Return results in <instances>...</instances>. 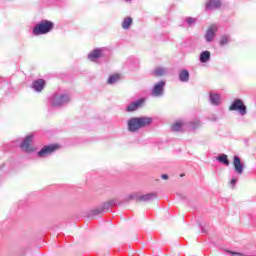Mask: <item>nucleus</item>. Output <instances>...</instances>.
Instances as JSON below:
<instances>
[{"mask_svg": "<svg viewBox=\"0 0 256 256\" xmlns=\"http://www.w3.org/2000/svg\"><path fill=\"white\" fill-rule=\"evenodd\" d=\"M229 43V36H221L220 37V45H227Z\"/></svg>", "mask_w": 256, "mask_h": 256, "instance_id": "obj_23", "label": "nucleus"}, {"mask_svg": "<svg viewBox=\"0 0 256 256\" xmlns=\"http://www.w3.org/2000/svg\"><path fill=\"white\" fill-rule=\"evenodd\" d=\"M210 100L213 105H219L221 103V97L218 94H212Z\"/></svg>", "mask_w": 256, "mask_h": 256, "instance_id": "obj_21", "label": "nucleus"}, {"mask_svg": "<svg viewBox=\"0 0 256 256\" xmlns=\"http://www.w3.org/2000/svg\"><path fill=\"white\" fill-rule=\"evenodd\" d=\"M211 59V52L209 51H204L200 54V61L201 63H207Z\"/></svg>", "mask_w": 256, "mask_h": 256, "instance_id": "obj_15", "label": "nucleus"}, {"mask_svg": "<svg viewBox=\"0 0 256 256\" xmlns=\"http://www.w3.org/2000/svg\"><path fill=\"white\" fill-rule=\"evenodd\" d=\"M32 87H33V89H35V91H37L38 93H41V91H43V89H45V80L38 79V80L34 81L32 84Z\"/></svg>", "mask_w": 256, "mask_h": 256, "instance_id": "obj_11", "label": "nucleus"}, {"mask_svg": "<svg viewBox=\"0 0 256 256\" xmlns=\"http://www.w3.org/2000/svg\"><path fill=\"white\" fill-rule=\"evenodd\" d=\"M180 177H185V174H181Z\"/></svg>", "mask_w": 256, "mask_h": 256, "instance_id": "obj_28", "label": "nucleus"}, {"mask_svg": "<svg viewBox=\"0 0 256 256\" xmlns=\"http://www.w3.org/2000/svg\"><path fill=\"white\" fill-rule=\"evenodd\" d=\"M157 198V194L152 193V194H146V195H142L138 198L139 201H151V199H156Z\"/></svg>", "mask_w": 256, "mask_h": 256, "instance_id": "obj_16", "label": "nucleus"}, {"mask_svg": "<svg viewBox=\"0 0 256 256\" xmlns=\"http://www.w3.org/2000/svg\"><path fill=\"white\" fill-rule=\"evenodd\" d=\"M233 165L235 171L241 175V173H243V164L241 163V158H239V156H234Z\"/></svg>", "mask_w": 256, "mask_h": 256, "instance_id": "obj_12", "label": "nucleus"}, {"mask_svg": "<svg viewBox=\"0 0 256 256\" xmlns=\"http://www.w3.org/2000/svg\"><path fill=\"white\" fill-rule=\"evenodd\" d=\"M221 7V1L219 0H209L206 3V9H219Z\"/></svg>", "mask_w": 256, "mask_h": 256, "instance_id": "obj_13", "label": "nucleus"}, {"mask_svg": "<svg viewBox=\"0 0 256 256\" xmlns=\"http://www.w3.org/2000/svg\"><path fill=\"white\" fill-rule=\"evenodd\" d=\"M162 179L167 180V179H169V176H168L167 174H163V175H162Z\"/></svg>", "mask_w": 256, "mask_h": 256, "instance_id": "obj_25", "label": "nucleus"}, {"mask_svg": "<svg viewBox=\"0 0 256 256\" xmlns=\"http://www.w3.org/2000/svg\"><path fill=\"white\" fill-rule=\"evenodd\" d=\"M217 26H215L214 24L210 25L209 28L206 31V41H208V43H211V41H213V39H215V32H217Z\"/></svg>", "mask_w": 256, "mask_h": 256, "instance_id": "obj_9", "label": "nucleus"}, {"mask_svg": "<svg viewBox=\"0 0 256 256\" xmlns=\"http://www.w3.org/2000/svg\"><path fill=\"white\" fill-rule=\"evenodd\" d=\"M103 57V50L94 49L88 54V59L90 61H97V59Z\"/></svg>", "mask_w": 256, "mask_h": 256, "instance_id": "obj_10", "label": "nucleus"}, {"mask_svg": "<svg viewBox=\"0 0 256 256\" xmlns=\"http://www.w3.org/2000/svg\"><path fill=\"white\" fill-rule=\"evenodd\" d=\"M125 1H131V0H125Z\"/></svg>", "mask_w": 256, "mask_h": 256, "instance_id": "obj_29", "label": "nucleus"}, {"mask_svg": "<svg viewBox=\"0 0 256 256\" xmlns=\"http://www.w3.org/2000/svg\"><path fill=\"white\" fill-rule=\"evenodd\" d=\"M201 125V122L199 120H195L194 122L190 123L191 129H198V127Z\"/></svg>", "mask_w": 256, "mask_h": 256, "instance_id": "obj_24", "label": "nucleus"}, {"mask_svg": "<svg viewBox=\"0 0 256 256\" xmlns=\"http://www.w3.org/2000/svg\"><path fill=\"white\" fill-rule=\"evenodd\" d=\"M59 149H61V145L59 144H50L48 146H44L38 152V157H47V155H51V153H55V151H59Z\"/></svg>", "mask_w": 256, "mask_h": 256, "instance_id": "obj_5", "label": "nucleus"}, {"mask_svg": "<svg viewBox=\"0 0 256 256\" xmlns=\"http://www.w3.org/2000/svg\"><path fill=\"white\" fill-rule=\"evenodd\" d=\"M71 101V98L67 94L57 95L55 94L52 97V107H63L65 103H69Z\"/></svg>", "mask_w": 256, "mask_h": 256, "instance_id": "obj_4", "label": "nucleus"}, {"mask_svg": "<svg viewBox=\"0 0 256 256\" xmlns=\"http://www.w3.org/2000/svg\"><path fill=\"white\" fill-rule=\"evenodd\" d=\"M53 27H55V24H53L52 21L44 20L40 23H38L32 30L33 35H46V33H51L53 31Z\"/></svg>", "mask_w": 256, "mask_h": 256, "instance_id": "obj_2", "label": "nucleus"}, {"mask_svg": "<svg viewBox=\"0 0 256 256\" xmlns=\"http://www.w3.org/2000/svg\"><path fill=\"white\" fill-rule=\"evenodd\" d=\"M131 23H133V18L131 17L124 18L122 22L123 29H129V27H131Z\"/></svg>", "mask_w": 256, "mask_h": 256, "instance_id": "obj_19", "label": "nucleus"}, {"mask_svg": "<svg viewBox=\"0 0 256 256\" xmlns=\"http://www.w3.org/2000/svg\"><path fill=\"white\" fill-rule=\"evenodd\" d=\"M151 123H153V118L151 117H133L128 120V131L135 133V131H139L143 127H149Z\"/></svg>", "mask_w": 256, "mask_h": 256, "instance_id": "obj_1", "label": "nucleus"}, {"mask_svg": "<svg viewBox=\"0 0 256 256\" xmlns=\"http://www.w3.org/2000/svg\"><path fill=\"white\" fill-rule=\"evenodd\" d=\"M31 141H33V134H29L26 136V138L20 145L21 149H23L27 153H31V152L35 151V149H33V147H31Z\"/></svg>", "mask_w": 256, "mask_h": 256, "instance_id": "obj_6", "label": "nucleus"}, {"mask_svg": "<svg viewBox=\"0 0 256 256\" xmlns=\"http://www.w3.org/2000/svg\"><path fill=\"white\" fill-rule=\"evenodd\" d=\"M163 89H165V81H160L154 85L152 95L154 97H161L163 95Z\"/></svg>", "mask_w": 256, "mask_h": 256, "instance_id": "obj_8", "label": "nucleus"}, {"mask_svg": "<svg viewBox=\"0 0 256 256\" xmlns=\"http://www.w3.org/2000/svg\"><path fill=\"white\" fill-rule=\"evenodd\" d=\"M187 22H188L189 24L194 23L193 19H191V18H188V19H187Z\"/></svg>", "mask_w": 256, "mask_h": 256, "instance_id": "obj_26", "label": "nucleus"}, {"mask_svg": "<svg viewBox=\"0 0 256 256\" xmlns=\"http://www.w3.org/2000/svg\"><path fill=\"white\" fill-rule=\"evenodd\" d=\"M183 121H176L172 126L171 129L172 131L178 132L181 131V129H183Z\"/></svg>", "mask_w": 256, "mask_h": 256, "instance_id": "obj_18", "label": "nucleus"}, {"mask_svg": "<svg viewBox=\"0 0 256 256\" xmlns=\"http://www.w3.org/2000/svg\"><path fill=\"white\" fill-rule=\"evenodd\" d=\"M218 161H220V163H224V165H229V159L227 158V155H225V154L218 157Z\"/></svg>", "mask_w": 256, "mask_h": 256, "instance_id": "obj_22", "label": "nucleus"}, {"mask_svg": "<svg viewBox=\"0 0 256 256\" xmlns=\"http://www.w3.org/2000/svg\"><path fill=\"white\" fill-rule=\"evenodd\" d=\"M232 183H237V180H235V179H232Z\"/></svg>", "mask_w": 256, "mask_h": 256, "instance_id": "obj_27", "label": "nucleus"}, {"mask_svg": "<svg viewBox=\"0 0 256 256\" xmlns=\"http://www.w3.org/2000/svg\"><path fill=\"white\" fill-rule=\"evenodd\" d=\"M144 104V98L138 99L135 102L129 104L126 108V111H128V113H133V111H137L139 108L143 107Z\"/></svg>", "mask_w": 256, "mask_h": 256, "instance_id": "obj_7", "label": "nucleus"}, {"mask_svg": "<svg viewBox=\"0 0 256 256\" xmlns=\"http://www.w3.org/2000/svg\"><path fill=\"white\" fill-rule=\"evenodd\" d=\"M179 79L182 83H187V81H189V71L181 70L179 73Z\"/></svg>", "mask_w": 256, "mask_h": 256, "instance_id": "obj_14", "label": "nucleus"}, {"mask_svg": "<svg viewBox=\"0 0 256 256\" xmlns=\"http://www.w3.org/2000/svg\"><path fill=\"white\" fill-rule=\"evenodd\" d=\"M119 79H121V75L113 74L109 77L107 83H108V85H113L114 83H117V81H119Z\"/></svg>", "mask_w": 256, "mask_h": 256, "instance_id": "obj_17", "label": "nucleus"}, {"mask_svg": "<svg viewBox=\"0 0 256 256\" xmlns=\"http://www.w3.org/2000/svg\"><path fill=\"white\" fill-rule=\"evenodd\" d=\"M229 111H237L240 115H247V106L241 99H235L229 106Z\"/></svg>", "mask_w": 256, "mask_h": 256, "instance_id": "obj_3", "label": "nucleus"}, {"mask_svg": "<svg viewBox=\"0 0 256 256\" xmlns=\"http://www.w3.org/2000/svg\"><path fill=\"white\" fill-rule=\"evenodd\" d=\"M152 75L154 77H163L165 75V69L164 68H156L153 72Z\"/></svg>", "mask_w": 256, "mask_h": 256, "instance_id": "obj_20", "label": "nucleus"}]
</instances>
